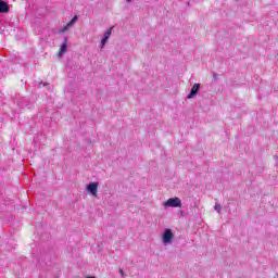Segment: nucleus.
<instances>
[{
  "label": "nucleus",
  "instance_id": "obj_1",
  "mask_svg": "<svg viewBox=\"0 0 278 278\" xmlns=\"http://www.w3.org/2000/svg\"><path fill=\"white\" fill-rule=\"evenodd\" d=\"M173 240H175V233H173L172 229L166 228L162 235L163 247H169V244H173Z\"/></svg>",
  "mask_w": 278,
  "mask_h": 278
},
{
  "label": "nucleus",
  "instance_id": "obj_2",
  "mask_svg": "<svg viewBox=\"0 0 278 278\" xmlns=\"http://www.w3.org/2000/svg\"><path fill=\"white\" fill-rule=\"evenodd\" d=\"M165 207H181V199L179 198H169L163 203Z\"/></svg>",
  "mask_w": 278,
  "mask_h": 278
},
{
  "label": "nucleus",
  "instance_id": "obj_3",
  "mask_svg": "<svg viewBox=\"0 0 278 278\" xmlns=\"http://www.w3.org/2000/svg\"><path fill=\"white\" fill-rule=\"evenodd\" d=\"M114 30V26L108 28L104 34L103 37L100 41V49H104L105 45H108V40H110V36H112V31Z\"/></svg>",
  "mask_w": 278,
  "mask_h": 278
},
{
  "label": "nucleus",
  "instance_id": "obj_4",
  "mask_svg": "<svg viewBox=\"0 0 278 278\" xmlns=\"http://www.w3.org/2000/svg\"><path fill=\"white\" fill-rule=\"evenodd\" d=\"M87 192L91 194V197H98L99 192V182H89L86 187Z\"/></svg>",
  "mask_w": 278,
  "mask_h": 278
},
{
  "label": "nucleus",
  "instance_id": "obj_5",
  "mask_svg": "<svg viewBox=\"0 0 278 278\" xmlns=\"http://www.w3.org/2000/svg\"><path fill=\"white\" fill-rule=\"evenodd\" d=\"M78 16L75 15L65 26L64 28L61 29V34H64L65 31H68L71 29V27H73L75 25V23H77L78 21Z\"/></svg>",
  "mask_w": 278,
  "mask_h": 278
},
{
  "label": "nucleus",
  "instance_id": "obj_6",
  "mask_svg": "<svg viewBox=\"0 0 278 278\" xmlns=\"http://www.w3.org/2000/svg\"><path fill=\"white\" fill-rule=\"evenodd\" d=\"M200 88L201 85L194 84L191 88L190 93L187 96V99H194V97H197V94L199 93Z\"/></svg>",
  "mask_w": 278,
  "mask_h": 278
},
{
  "label": "nucleus",
  "instance_id": "obj_7",
  "mask_svg": "<svg viewBox=\"0 0 278 278\" xmlns=\"http://www.w3.org/2000/svg\"><path fill=\"white\" fill-rule=\"evenodd\" d=\"M68 38H64V42L61 45L60 52H59V58H62L64 53L68 50Z\"/></svg>",
  "mask_w": 278,
  "mask_h": 278
},
{
  "label": "nucleus",
  "instance_id": "obj_8",
  "mask_svg": "<svg viewBox=\"0 0 278 278\" xmlns=\"http://www.w3.org/2000/svg\"><path fill=\"white\" fill-rule=\"evenodd\" d=\"M5 12H10V7L3 0H0V14H5Z\"/></svg>",
  "mask_w": 278,
  "mask_h": 278
},
{
  "label": "nucleus",
  "instance_id": "obj_9",
  "mask_svg": "<svg viewBox=\"0 0 278 278\" xmlns=\"http://www.w3.org/2000/svg\"><path fill=\"white\" fill-rule=\"evenodd\" d=\"M214 210H215L218 214H220V212H222V210H223V206H222L220 204L216 203L215 206H214Z\"/></svg>",
  "mask_w": 278,
  "mask_h": 278
},
{
  "label": "nucleus",
  "instance_id": "obj_10",
  "mask_svg": "<svg viewBox=\"0 0 278 278\" xmlns=\"http://www.w3.org/2000/svg\"><path fill=\"white\" fill-rule=\"evenodd\" d=\"M119 273H121V275H122V277H123V269H121Z\"/></svg>",
  "mask_w": 278,
  "mask_h": 278
},
{
  "label": "nucleus",
  "instance_id": "obj_11",
  "mask_svg": "<svg viewBox=\"0 0 278 278\" xmlns=\"http://www.w3.org/2000/svg\"><path fill=\"white\" fill-rule=\"evenodd\" d=\"M126 1H127V3H130L131 0H126Z\"/></svg>",
  "mask_w": 278,
  "mask_h": 278
}]
</instances>
